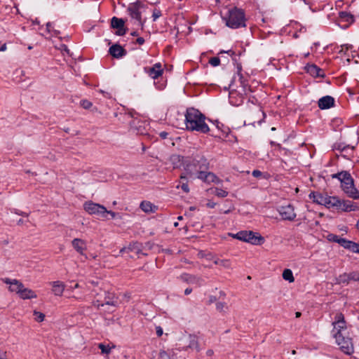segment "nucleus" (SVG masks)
<instances>
[{
  "label": "nucleus",
  "instance_id": "nucleus-4",
  "mask_svg": "<svg viewBox=\"0 0 359 359\" xmlns=\"http://www.w3.org/2000/svg\"><path fill=\"white\" fill-rule=\"evenodd\" d=\"M231 236L234 238L250 243L252 245H262L265 241L264 238L259 233H255L252 231H241Z\"/></svg>",
  "mask_w": 359,
  "mask_h": 359
},
{
  "label": "nucleus",
  "instance_id": "nucleus-46",
  "mask_svg": "<svg viewBox=\"0 0 359 359\" xmlns=\"http://www.w3.org/2000/svg\"><path fill=\"white\" fill-rule=\"evenodd\" d=\"M221 263H219V265L225 267V268H229L230 267V263L229 260L226 259H222Z\"/></svg>",
  "mask_w": 359,
  "mask_h": 359
},
{
  "label": "nucleus",
  "instance_id": "nucleus-13",
  "mask_svg": "<svg viewBox=\"0 0 359 359\" xmlns=\"http://www.w3.org/2000/svg\"><path fill=\"white\" fill-rule=\"evenodd\" d=\"M111 27L118 29L116 34L118 36H123L126 33V29L124 28V21L121 18H112Z\"/></svg>",
  "mask_w": 359,
  "mask_h": 359
},
{
  "label": "nucleus",
  "instance_id": "nucleus-21",
  "mask_svg": "<svg viewBox=\"0 0 359 359\" xmlns=\"http://www.w3.org/2000/svg\"><path fill=\"white\" fill-rule=\"evenodd\" d=\"M193 165L196 168V172H197V170H208L209 168V163L208 160L203 157L200 158L199 160L194 159L193 161Z\"/></svg>",
  "mask_w": 359,
  "mask_h": 359
},
{
  "label": "nucleus",
  "instance_id": "nucleus-53",
  "mask_svg": "<svg viewBox=\"0 0 359 359\" xmlns=\"http://www.w3.org/2000/svg\"><path fill=\"white\" fill-rule=\"evenodd\" d=\"M107 215H110L111 218H114L116 214L114 212L107 210Z\"/></svg>",
  "mask_w": 359,
  "mask_h": 359
},
{
  "label": "nucleus",
  "instance_id": "nucleus-17",
  "mask_svg": "<svg viewBox=\"0 0 359 359\" xmlns=\"http://www.w3.org/2000/svg\"><path fill=\"white\" fill-rule=\"evenodd\" d=\"M354 147L350 145H344V143H336L334 145V150L339 151L341 155L346 157L353 152Z\"/></svg>",
  "mask_w": 359,
  "mask_h": 359
},
{
  "label": "nucleus",
  "instance_id": "nucleus-1",
  "mask_svg": "<svg viewBox=\"0 0 359 359\" xmlns=\"http://www.w3.org/2000/svg\"><path fill=\"white\" fill-rule=\"evenodd\" d=\"M185 125L187 130L207 133L210 128L205 123V116L198 109L189 108L185 114Z\"/></svg>",
  "mask_w": 359,
  "mask_h": 359
},
{
  "label": "nucleus",
  "instance_id": "nucleus-12",
  "mask_svg": "<svg viewBox=\"0 0 359 359\" xmlns=\"http://www.w3.org/2000/svg\"><path fill=\"white\" fill-rule=\"evenodd\" d=\"M73 248L81 255L84 256L87 259L85 251L87 250L86 242L81 238H74L71 242Z\"/></svg>",
  "mask_w": 359,
  "mask_h": 359
},
{
  "label": "nucleus",
  "instance_id": "nucleus-36",
  "mask_svg": "<svg viewBox=\"0 0 359 359\" xmlns=\"http://www.w3.org/2000/svg\"><path fill=\"white\" fill-rule=\"evenodd\" d=\"M214 194L219 198H224L228 196V192L226 191L219 188L215 189Z\"/></svg>",
  "mask_w": 359,
  "mask_h": 359
},
{
  "label": "nucleus",
  "instance_id": "nucleus-20",
  "mask_svg": "<svg viewBox=\"0 0 359 359\" xmlns=\"http://www.w3.org/2000/svg\"><path fill=\"white\" fill-rule=\"evenodd\" d=\"M229 102L233 106H239L243 102V96L241 94L237 93L236 91H231L229 93Z\"/></svg>",
  "mask_w": 359,
  "mask_h": 359
},
{
  "label": "nucleus",
  "instance_id": "nucleus-43",
  "mask_svg": "<svg viewBox=\"0 0 359 359\" xmlns=\"http://www.w3.org/2000/svg\"><path fill=\"white\" fill-rule=\"evenodd\" d=\"M81 105L84 108V109H89L92 106V103L88 101V100H81Z\"/></svg>",
  "mask_w": 359,
  "mask_h": 359
},
{
  "label": "nucleus",
  "instance_id": "nucleus-50",
  "mask_svg": "<svg viewBox=\"0 0 359 359\" xmlns=\"http://www.w3.org/2000/svg\"><path fill=\"white\" fill-rule=\"evenodd\" d=\"M168 135V133L167 132H165V131H163V132H161L159 133V136L162 138V139H165L167 138Z\"/></svg>",
  "mask_w": 359,
  "mask_h": 359
},
{
  "label": "nucleus",
  "instance_id": "nucleus-34",
  "mask_svg": "<svg viewBox=\"0 0 359 359\" xmlns=\"http://www.w3.org/2000/svg\"><path fill=\"white\" fill-rule=\"evenodd\" d=\"M335 238H336V239H334V241L339 243L341 246H343L344 248H345L346 249H349L350 248L349 244L353 243V241H347L344 238H338L337 236H335Z\"/></svg>",
  "mask_w": 359,
  "mask_h": 359
},
{
  "label": "nucleus",
  "instance_id": "nucleus-45",
  "mask_svg": "<svg viewBox=\"0 0 359 359\" xmlns=\"http://www.w3.org/2000/svg\"><path fill=\"white\" fill-rule=\"evenodd\" d=\"M226 308V306L224 303L223 302H217L216 304V309L219 311H223L224 309Z\"/></svg>",
  "mask_w": 359,
  "mask_h": 359
},
{
  "label": "nucleus",
  "instance_id": "nucleus-18",
  "mask_svg": "<svg viewBox=\"0 0 359 359\" xmlns=\"http://www.w3.org/2000/svg\"><path fill=\"white\" fill-rule=\"evenodd\" d=\"M52 292L56 296H62L65 289V284L60 280L50 283Z\"/></svg>",
  "mask_w": 359,
  "mask_h": 359
},
{
  "label": "nucleus",
  "instance_id": "nucleus-41",
  "mask_svg": "<svg viewBox=\"0 0 359 359\" xmlns=\"http://www.w3.org/2000/svg\"><path fill=\"white\" fill-rule=\"evenodd\" d=\"M34 315L36 316L35 319L38 322H42L44 320L45 315L39 311H34Z\"/></svg>",
  "mask_w": 359,
  "mask_h": 359
},
{
  "label": "nucleus",
  "instance_id": "nucleus-6",
  "mask_svg": "<svg viewBox=\"0 0 359 359\" xmlns=\"http://www.w3.org/2000/svg\"><path fill=\"white\" fill-rule=\"evenodd\" d=\"M333 337H335L336 334L341 335L346 331V323L344 316L341 313H337L334 317V320L332 323Z\"/></svg>",
  "mask_w": 359,
  "mask_h": 359
},
{
  "label": "nucleus",
  "instance_id": "nucleus-33",
  "mask_svg": "<svg viewBox=\"0 0 359 359\" xmlns=\"http://www.w3.org/2000/svg\"><path fill=\"white\" fill-rule=\"evenodd\" d=\"M205 182H208V183L214 182V183L217 184V183L220 182V180L214 173H212L211 172H208L207 173V179H206Z\"/></svg>",
  "mask_w": 359,
  "mask_h": 359
},
{
  "label": "nucleus",
  "instance_id": "nucleus-3",
  "mask_svg": "<svg viewBox=\"0 0 359 359\" xmlns=\"http://www.w3.org/2000/svg\"><path fill=\"white\" fill-rule=\"evenodd\" d=\"M224 20L226 21V26L232 29L245 27V12L243 9L237 7L229 9Z\"/></svg>",
  "mask_w": 359,
  "mask_h": 359
},
{
  "label": "nucleus",
  "instance_id": "nucleus-10",
  "mask_svg": "<svg viewBox=\"0 0 359 359\" xmlns=\"http://www.w3.org/2000/svg\"><path fill=\"white\" fill-rule=\"evenodd\" d=\"M3 282L7 285H9L8 290L11 292H15L18 295L20 293L21 290L24 285L19 280L16 279H10L8 278H5L2 279Z\"/></svg>",
  "mask_w": 359,
  "mask_h": 359
},
{
  "label": "nucleus",
  "instance_id": "nucleus-22",
  "mask_svg": "<svg viewBox=\"0 0 359 359\" xmlns=\"http://www.w3.org/2000/svg\"><path fill=\"white\" fill-rule=\"evenodd\" d=\"M337 208L341 209L344 212L354 211L357 209V205L350 201H341L340 205H338Z\"/></svg>",
  "mask_w": 359,
  "mask_h": 359
},
{
  "label": "nucleus",
  "instance_id": "nucleus-9",
  "mask_svg": "<svg viewBox=\"0 0 359 359\" xmlns=\"http://www.w3.org/2000/svg\"><path fill=\"white\" fill-rule=\"evenodd\" d=\"M278 211L283 220L293 221L297 216L294 207L290 204L280 206Z\"/></svg>",
  "mask_w": 359,
  "mask_h": 359
},
{
  "label": "nucleus",
  "instance_id": "nucleus-64",
  "mask_svg": "<svg viewBox=\"0 0 359 359\" xmlns=\"http://www.w3.org/2000/svg\"><path fill=\"white\" fill-rule=\"evenodd\" d=\"M79 285L78 283H76L74 287V289L75 288H79Z\"/></svg>",
  "mask_w": 359,
  "mask_h": 359
},
{
  "label": "nucleus",
  "instance_id": "nucleus-15",
  "mask_svg": "<svg viewBox=\"0 0 359 359\" xmlns=\"http://www.w3.org/2000/svg\"><path fill=\"white\" fill-rule=\"evenodd\" d=\"M318 104L321 109H329L334 106V99L332 96L326 95L319 99Z\"/></svg>",
  "mask_w": 359,
  "mask_h": 359
},
{
  "label": "nucleus",
  "instance_id": "nucleus-8",
  "mask_svg": "<svg viewBox=\"0 0 359 359\" xmlns=\"http://www.w3.org/2000/svg\"><path fill=\"white\" fill-rule=\"evenodd\" d=\"M144 9V4L140 1L130 4L128 8V11L132 18L135 19L139 25H142L143 22L141 18V13Z\"/></svg>",
  "mask_w": 359,
  "mask_h": 359
},
{
  "label": "nucleus",
  "instance_id": "nucleus-31",
  "mask_svg": "<svg viewBox=\"0 0 359 359\" xmlns=\"http://www.w3.org/2000/svg\"><path fill=\"white\" fill-rule=\"evenodd\" d=\"M128 252H135L136 254L141 253L140 244L133 243L128 246Z\"/></svg>",
  "mask_w": 359,
  "mask_h": 359
},
{
  "label": "nucleus",
  "instance_id": "nucleus-26",
  "mask_svg": "<svg viewBox=\"0 0 359 359\" xmlns=\"http://www.w3.org/2000/svg\"><path fill=\"white\" fill-rule=\"evenodd\" d=\"M340 205V200L339 198L335 196H330L328 195L326 196V203H325V206L327 208H337L338 205Z\"/></svg>",
  "mask_w": 359,
  "mask_h": 359
},
{
  "label": "nucleus",
  "instance_id": "nucleus-40",
  "mask_svg": "<svg viewBox=\"0 0 359 359\" xmlns=\"http://www.w3.org/2000/svg\"><path fill=\"white\" fill-rule=\"evenodd\" d=\"M99 348L101 350L102 353L108 354L110 352L111 348L109 346H105L103 344H98Z\"/></svg>",
  "mask_w": 359,
  "mask_h": 359
},
{
  "label": "nucleus",
  "instance_id": "nucleus-42",
  "mask_svg": "<svg viewBox=\"0 0 359 359\" xmlns=\"http://www.w3.org/2000/svg\"><path fill=\"white\" fill-rule=\"evenodd\" d=\"M209 63L213 67H217L220 64V60L217 57H211L209 60Z\"/></svg>",
  "mask_w": 359,
  "mask_h": 359
},
{
  "label": "nucleus",
  "instance_id": "nucleus-2",
  "mask_svg": "<svg viewBox=\"0 0 359 359\" xmlns=\"http://www.w3.org/2000/svg\"><path fill=\"white\" fill-rule=\"evenodd\" d=\"M332 178H337L341 182V187L344 192L353 199L359 198V191L354 187L353 179L347 171H342L332 175Z\"/></svg>",
  "mask_w": 359,
  "mask_h": 359
},
{
  "label": "nucleus",
  "instance_id": "nucleus-32",
  "mask_svg": "<svg viewBox=\"0 0 359 359\" xmlns=\"http://www.w3.org/2000/svg\"><path fill=\"white\" fill-rule=\"evenodd\" d=\"M117 303V298L113 294H109L108 297H106V301L104 304H102L101 306H104V304L107 305H112L115 306Z\"/></svg>",
  "mask_w": 359,
  "mask_h": 359
},
{
  "label": "nucleus",
  "instance_id": "nucleus-54",
  "mask_svg": "<svg viewBox=\"0 0 359 359\" xmlns=\"http://www.w3.org/2000/svg\"><path fill=\"white\" fill-rule=\"evenodd\" d=\"M192 292V289L191 288H187L185 290H184V294L186 295H188L189 294H191Z\"/></svg>",
  "mask_w": 359,
  "mask_h": 359
},
{
  "label": "nucleus",
  "instance_id": "nucleus-55",
  "mask_svg": "<svg viewBox=\"0 0 359 359\" xmlns=\"http://www.w3.org/2000/svg\"><path fill=\"white\" fill-rule=\"evenodd\" d=\"M214 352L212 349H209L206 352V355L208 356H212L213 355Z\"/></svg>",
  "mask_w": 359,
  "mask_h": 359
},
{
  "label": "nucleus",
  "instance_id": "nucleus-57",
  "mask_svg": "<svg viewBox=\"0 0 359 359\" xmlns=\"http://www.w3.org/2000/svg\"><path fill=\"white\" fill-rule=\"evenodd\" d=\"M205 255H206L203 252H199L198 254V256L200 258L205 257Z\"/></svg>",
  "mask_w": 359,
  "mask_h": 359
},
{
  "label": "nucleus",
  "instance_id": "nucleus-30",
  "mask_svg": "<svg viewBox=\"0 0 359 359\" xmlns=\"http://www.w3.org/2000/svg\"><path fill=\"white\" fill-rule=\"evenodd\" d=\"M282 276L283 278L285 280H287L289 283H293L294 281L292 271L289 269H285Z\"/></svg>",
  "mask_w": 359,
  "mask_h": 359
},
{
  "label": "nucleus",
  "instance_id": "nucleus-24",
  "mask_svg": "<svg viewBox=\"0 0 359 359\" xmlns=\"http://www.w3.org/2000/svg\"><path fill=\"white\" fill-rule=\"evenodd\" d=\"M190 166H191V165H187V168L186 170L187 175H189V177H192L193 175L195 174V172L190 170V168H189ZM208 172H207V170H197V172H196V173L197 174V178L202 180L205 182H206Z\"/></svg>",
  "mask_w": 359,
  "mask_h": 359
},
{
  "label": "nucleus",
  "instance_id": "nucleus-56",
  "mask_svg": "<svg viewBox=\"0 0 359 359\" xmlns=\"http://www.w3.org/2000/svg\"><path fill=\"white\" fill-rule=\"evenodd\" d=\"M205 257L208 260H213V256L211 254H207Z\"/></svg>",
  "mask_w": 359,
  "mask_h": 359
},
{
  "label": "nucleus",
  "instance_id": "nucleus-25",
  "mask_svg": "<svg viewBox=\"0 0 359 359\" xmlns=\"http://www.w3.org/2000/svg\"><path fill=\"white\" fill-rule=\"evenodd\" d=\"M326 196L327 194L314 192L309 194L310 198H313L315 203L323 205H325V203H326Z\"/></svg>",
  "mask_w": 359,
  "mask_h": 359
},
{
  "label": "nucleus",
  "instance_id": "nucleus-5",
  "mask_svg": "<svg viewBox=\"0 0 359 359\" xmlns=\"http://www.w3.org/2000/svg\"><path fill=\"white\" fill-rule=\"evenodd\" d=\"M83 208L90 215H95L103 218L107 217V210L104 206L98 203L87 201L83 204Z\"/></svg>",
  "mask_w": 359,
  "mask_h": 359
},
{
  "label": "nucleus",
  "instance_id": "nucleus-62",
  "mask_svg": "<svg viewBox=\"0 0 359 359\" xmlns=\"http://www.w3.org/2000/svg\"><path fill=\"white\" fill-rule=\"evenodd\" d=\"M295 315H296V317H297V318H299V317H300V316H301V313H300V312H297V313H295Z\"/></svg>",
  "mask_w": 359,
  "mask_h": 359
},
{
  "label": "nucleus",
  "instance_id": "nucleus-44",
  "mask_svg": "<svg viewBox=\"0 0 359 359\" xmlns=\"http://www.w3.org/2000/svg\"><path fill=\"white\" fill-rule=\"evenodd\" d=\"M160 16H161V11L157 9L154 10L152 14L153 20H156Z\"/></svg>",
  "mask_w": 359,
  "mask_h": 359
},
{
  "label": "nucleus",
  "instance_id": "nucleus-39",
  "mask_svg": "<svg viewBox=\"0 0 359 359\" xmlns=\"http://www.w3.org/2000/svg\"><path fill=\"white\" fill-rule=\"evenodd\" d=\"M350 248L348 249L353 252L359 254V244L353 242L352 244H349Z\"/></svg>",
  "mask_w": 359,
  "mask_h": 359
},
{
  "label": "nucleus",
  "instance_id": "nucleus-37",
  "mask_svg": "<svg viewBox=\"0 0 359 359\" xmlns=\"http://www.w3.org/2000/svg\"><path fill=\"white\" fill-rule=\"evenodd\" d=\"M46 30L48 32L50 33L53 36H57L60 32L55 29L53 27V25L51 22H48L46 24Z\"/></svg>",
  "mask_w": 359,
  "mask_h": 359
},
{
  "label": "nucleus",
  "instance_id": "nucleus-35",
  "mask_svg": "<svg viewBox=\"0 0 359 359\" xmlns=\"http://www.w3.org/2000/svg\"><path fill=\"white\" fill-rule=\"evenodd\" d=\"M187 176L185 175H182L180 176V179H181V189L185 192V193H188L189 191V186L187 184V182H186L187 180Z\"/></svg>",
  "mask_w": 359,
  "mask_h": 359
},
{
  "label": "nucleus",
  "instance_id": "nucleus-59",
  "mask_svg": "<svg viewBox=\"0 0 359 359\" xmlns=\"http://www.w3.org/2000/svg\"><path fill=\"white\" fill-rule=\"evenodd\" d=\"M221 260H222V259H217V258H216V259H213L214 263H215V264H219V263H221V262H221Z\"/></svg>",
  "mask_w": 359,
  "mask_h": 359
},
{
  "label": "nucleus",
  "instance_id": "nucleus-29",
  "mask_svg": "<svg viewBox=\"0 0 359 359\" xmlns=\"http://www.w3.org/2000/svg\"><path fill=\"white\" fill-rule=\"evenodd\" d=\"M189 338V344L188 347L190 348H194L197 351H200L199 344H198L197 337L195 335L190 334Z\"/></svg>",
  "mask_w": 359,
  "mask_h": 359
},
{
  "label": "nucleus",
  "instance_id": "nucleus-14",
  "mask_svg": "<svg viewBox=\"0 0 359 359\" xmlns=\"http://www.w3.org/2000/svg\"><path fill=\"white\" fill-rule=\"evenodd\" d=\"M145 72L154 79L158 78L163 73L161 63H156L151 67H145Z\"/></svg>",
  "mask_w": 359,
  "mask_h": 359
},
{
  "label": "nucleus",
  "instance_id": "nucleus-38",
  "mask_svg": "<svg viewBox=\"0 0 359 359\" xmlns=\"http://www.w3.org/2000/svg\"><path fill=\"white\" fill-rule=\"evenodd\" d=\"M159 359H171L170 353L166 351L161 350L159 351Z\"/></svg>",
  "mask_w": 359,
  "mask_h": 359
},
{
  "label": "nucleus",
  "instance_id": "nucleus-48",
  "mask_svg": "<svg viewBox=\"0 0 359 359\" xmlns=\"http://www.w3.org/2000/svg\"><path fill=\"white\" fill-rule=\"evenodd\" d=\"M156 334L158 337H161L163 334V329L160 326L156 327Z\"/></svg>",
  "mask_w": 359,
  "mask_h": 359
},
{
  "label": "nucleus",
  "instance_id": "nucleus-58",
  "mask_svg": "<svg viewBox=\"0 0 359 359\" xmlns=\"http://www.w3.org/2000/svg\"><path fill=\"white\" fill-rule=\"evenodd\" d=\"M128 252V247H124V248H122L120 250V253H123V252Z\"/></svg>",
  "mask_w": 359,
  "mask_h": 359
},
{
  "label": "nucleus",
  "instance_id": "nucleus-19",
  "mask_svg": "<svg viewBox=\"0 0 359 359\" xmlns=\"http://www.w3.org/2000/svg\"><path fill=\"white\" fill-rule=\"evenodd\" d=\"M109 53L116 58L121 57L126 54L125 49L118 44L111 46L109 50Z\"/></svg>",
  "mask_w": 359,
  "mask_h": 359
},
{
  "label": "nucleus",
  "instance_id": "nucleus-27",
  "mask_svg": "<svg viewBox=\"0 0 359 359\" xmlns=\"http://www.w3.org/2000/svg\"><path fill=\"white\" fill-rule=\"evenodd\" d=\"M140 208L144 212H154L157 210V207L149 201H142L140 204Z\"/></svg>",
  "mask_w": 359,
  "mask_h": 359
},
{
  "label": "nucleus",
  "instance_id": "nucleus-23",
  "mask_svg": "<svg viewBox=\"0 0 359 359\" xmlns=\"http://www.w3.org/2000/svg\"><path fill=\"white\" fill-rule=\"evenodd\" d=\"M19 297L22 299H35L37 297L35 292L32 290L31 289L27 288L23 286L22 290H21Z\"/></svg>",
  "mask_w": 359,
  "mask_h": 359
},
{
  "label": "nucleus",
  "instance_id": "nucleus-7",
  "mask_svg": "<svg viewBox=\"0 0 359 359\" xmlns=\"http://www.w3.org/2000/svg\"><path fill=\"white\" fill-rule=\"evenodd\" d=\"M334 339L344 353L348 355L353 353V345L351 338L345 337L344 334H336Z\"/></svg>",
  "mask_w": 359,
  "mask_h": 359
},
{
  "label": "nucleus",
  "instance_id": "nucleus-51",
  "mask_svg": "<svg viewBox=\"0 0 359 359\" xmlns=\"http://www.w3.org/2000/svg\"><path fill=\"white\" fill-rule=\"evenodd\" d=\"M255 114H257L259 116H264V114L262 111V110L259 108H257L256 109Z\"/></svg>",
  "mask_w": 359,
  "mask_h": 359
},
{
  "label": "nucleus",
  "instance_id": "nucleus-60",
  "mask_svg": "<svg viewBox=\"0 0 359 359\" xmlns=\"http://www.w3.org/2000/svg\"><path fill=\"white\" fill-rule=\"evenodd\" d=\"M6 49V43H4L0 48V51H4Z\"/></svg>",
  "mask_w": 359,
  "mask_h": 359
},
{
  "label": "nucleus",
  "instance_id": "nucleus-49",
  "mask_svg": "<svg viewBox=\"0 0 359 359\" xmlns=\"http://www.w3.org/2000/svg\"><path fill=\"white\" fill-rule=\"evenodd\" d=\"M216 205V203L215 202H212V201H209L207 204H206V206L209 208H214Z\"/></svg>",
  "mask_w": 359,
  "mask_h": 359
},
{
  "label": "nucleus",
  "instance_id": "nucleus-52",
  "mask_svg": "<svg viewBox=\"0 0 359 359\" xmlns=\"http://www.w3.org/2000/svg\"><path fill=\"white\" fill-rule=\"evenodd\" d=\"M137 43L140 45H142L144 43V39L142 37H139L137 39Z\"/></svg>",
  "mask_w": 359,
  "mask_h": 359
},
{
  "label": "nucleus",
  "instance_id": "nucleus-47",
  "mask_svg": "<svg viewBox=\"0 0 359 359\" xmlns=\"http://www.w3.org/2000/svg\"><path fill=\"white\" fill-rule=\"evenodd\" d=\"M252 174L255 177H259L262 176V172L258 170H255L252 171Z\"/></svg>",
  "mask_w": 359,
  "mask_h": 359
},
{
  "label": "nucleus",
  "instance_id": "nucleus-63",
  "mask_svg": "<svg viewBox=\"0 0 359 359\" xmlns=\"http://www.w3.org/2000/svg\"><path fill=\"white\" fill-rule=\"evenodd\" d=\"M255 122H257V123H259H259H261V122H262V119H259V120H257V121H253V123H255Z\"/></svg>",
  "mask_w": 359,
  "mask_h": 359
},
{
  "label": "nucleus",
  "instance_id": "nucleus-28",
  "mask_svg": "<svg viewBox=\"0 0 359 359\" xmlns=\"http://www.w3.org/2000/svg\"><path fill=\"white\" fill-rule=\"evenodd\" d=\"M307 72L312 76L316 77H323V73L321 69L315 65H309L307 67Z\"/></svg>",
  "mask_w": 359,
  "mask_h": 359
},
{
  "label": "nucleus",
  "instance_id": "nucleus-61",
  "mask_svg": "<svg viewBox=\"0 0 359 359\" xmlns=\"http://www.w3.org/2000/svg\"><path fill=\"white\" fill-rule=\"evenodd\" d=\"M231 212V210H224L222 211V210L219 211L220 213H224V214H228Z\"/></svg>",
  "mask_w": 359,
  "mask_h": 359
},
{
  "label": "nucleus",
  "instance_id": "nucleus-11",
  "mask_svg": "<svg viewBox=\"0 0 359 359\" xmlns=\"http://www.w3.org/2000/svg\"><path fill=\"white\" fill-rule=\"evenodd\" d=\"M351 280H359V274L355 272L343 273L335 279V284H348Z\"/></svg>",
  "mask_w": 359,
  "mask_h": 359
},
{
  "label": "nucleus",
  "instance_id": "nucleus-16",
  "mask_svg": "<svg viewBox=\"0 0 359 359\" xmlns=\"http://www.w3.org/2000/svg\"><path fill=\"white\" fill-rule=\"evenodd\" d=\"M180 278L184 282H187L190 284H196L198 286H201L203 282V280L201 277L190 275L188 273L182 274L180 276Z\"/></svg>",
  "mask_w": 359,
  "mask_h": 359
}]
</instances>
